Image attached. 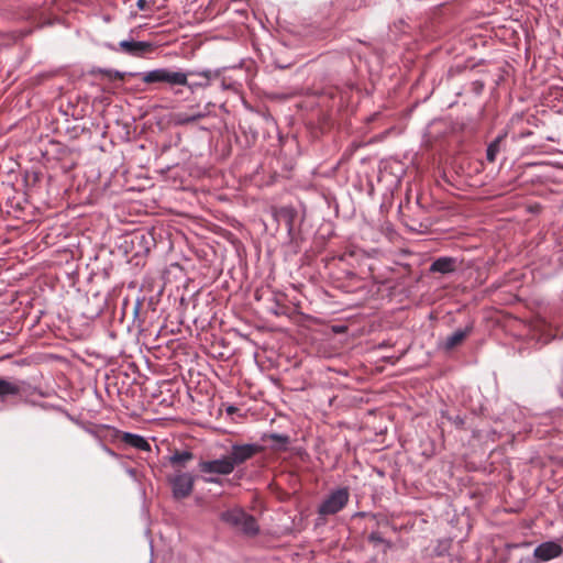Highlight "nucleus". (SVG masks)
Wrapping results in <instances>:
<instances>
[{
	"mask_svg": "<svg viewBox=\"0 0 563 563\" xmlns=\"http://www.w3.org/2000/svg\"><path fill=\"white\" fill-rule=\"evenodd\" d=\"M220 518L223 522L240 530L244 534L255 536L258 532L255 518L241 508L225 510L221 514Z\"/></svg>",
	"mask_w": 563,
	"mask_h": 563,
	"instance_id": "nucleus-1",
	"label": "nucleus"
},
{
	"mask_svg": "<svg viewBox=\"0 0 563 563\" xmlns=\"http://www.w3.org/2000/svg\"><path fill=\"white\" fill-rule=\"evenodd\" d=\"M139 75L142 76V80L145 84L166 82L170 86L188 85V74L181 70L174 71L168 68H157Z\"/></svg>",
	"mask_w": 563,
	"mask_h": 563,
	"instance_id": "nucleus-2",
	"label": "nucleus"
},
{
	"mask_svg": "<svg viewBox=\"0 0 563 563\" xmlns=\"http://www.w3.org/2000/svg\"><path fill=\"white\" fill-rule=\"evenodd\" d=\"M350 500V492L346 487H340L332 490L320 504L318 514L320 516H331L341 511Z\"/></svg>",
	"mask_w": 563,
	"mask_h": 563,
	"instance_id": "nucleus-3",
	"label": "nucleus"
},
{
	"mask_svg": "<svg viewBox=\"0 0 563 563\" xmlns=\"http://www.w3.org/2000/svg\"><path fill=\"white\" fill-rule=\"evenodd\" d=\"M168 482L172 486L173 496L176 499H184L192 493L195 476L188 472L176 470L175 473L168 477Z\"/></svg>",
	"mask_w": 563,
	"mask_h": 563,
	"instance_id": "nucleus-4",
	"label": "nucleus"
},
{
	"mask_svg": "<svg viewBox=\"0 0 563 563\" xmlns=\"http://www.w3.org/2000/svg\"><path fill=\"white\" fill-rule=\"evenodd\" d=\"M199 470L203 474L229 475L234 470L228 456L212 461H200Z\"/></svg>",
	"mask_w": 563,
	"mask_h": 563,
	"instance_id": "nucleus-5",
	"label": "nucleus"
},
{
	"mask_svg": "<svg viewBox=\"0 0 563 563\" xmlns=\"http://www.w3.org/2000/svg\"><path fill=\"white\" fill-rule=\"evenodd\" d=\"M563 553L561 544L554 541H547L539 544L533 551V558L538 562H548L559 558Z\"/></svg>",
	"mask_w": 563,
	"mask_h": 563,
	"instance_id": "nucleus-6",
	"label": "nucleus"
},
{
	"mask_svg": "<svg viewBox=\"0 0 563 563\" xmlns=\"http://www.w3.org/2000/svg\"><path fill=\"white\" fill-rule=\"evenodd\" d=\"M257 451L258 446L255 444L233 445L228 457L234 468L236 465H240L254 456Z\"/></svg>",
	"mask_w": 563,
	"mask_h": 563,
	"instance_id": "nucleus-7",
	"label": "nucleus"
},
{
	"mask_svg": "<svg viewBox=\"0 0 563 563\" xmlns=\"http://www.w3.org/2000/svg\"><path fill=\"white\" fill-rule=\"evenodd\" d=\"M119 48H120V51H122L129 55H132L135 57H141L144 54L153 51V44L150 42H143V41L135 42V41L124 40L119 43Z\"/></svg>",
	"mask_w": 563,
	"mask_h": 563,
	"instance_id": "nucleus-8",
	"label": "nucleus"
},
{
	"mask_svg": "<svg viewBox=\"0 0 563 563\" xmlns=\"http://www.w3.org/2000/svg\"><path fill=\"white\" fill-rule=\"evenodd\" d=\"M457 268V260L454 257H439L430 266V271L434 273L449 274Z\"/></svg>",
	"mask_w": 563,
	"mask_h": 563,
	"instance_id": "nucleus-9",
	"label": "nucleus"
},
{
	"mask_svg": "<svg viewBox=\"0 0 563 563\" xmlns=\"http://www.w3.org/2000/svg\"><path fill=\"white\" fill-rule=\"evenodd\" d=\"M472 327H466L464 329H457L452 334L448 335L445 341L443 342V347L445 350H452L455 346L460 345L465 338L471 333Z\"/></svg>",
	"mask_w": 563,
	"mask_h": 563,
	"instance_id": "nucleus-10",
	"label": "nucleus"
},
{
	"mask_svg": "<svg viewBox=\"0 0 563 563\" xmlns=\"http://www.w3.org/2000/svg\"><path fill=\"white\" fill-rule=\"evenodd\" d=\"M21 386L13 380L0 377V398L18 395Z\"/></svg>",
	"mask_w": 563,
	"mask_h": 563,
	"instance_id": "nucleus-11",
	"label": "nucleus"
},
{
	"mask_svg": "<svg viewBox=\"0 0 563 563\" xmlns=\"http://www.w3.org/2000/svg\"><path fill=\"white\" fill-rule=\"evenodd\" d=\"M122 440L133 446V448H136L139 450H142V451H150L151 446H150V443L141 435H137V434H133V433H124L123 437H122Z\"/></svg>",
	"mask_w": 563,
	"mask_h": 563,
	"instance_id": "nucleus-12",
	"label": "nucleus"
},
{
	"mask_svg": "<svg viewBox=\"0 0 563 563\" xmlns=\"http://www.w3.org/2000/svg\"><path fill=\"white\" fill-rule=\"evenodd\" d=\"M192 457L194 455L189 451H176L173 455L169 456V462L174 467L180 470V467H184L189 461L192 460Z\"/></svg>",
	"mask_w": 563,
	"mask_h": 563,
	"instance_id": "nucleus-13",
	"label": "nucleus"
},
{
	"mask_svg": "<svg viewBox=\"0 0 563 563\" xmlns=\"http://www.w3.org/2000/svg\"><path fill=\"white\" fill-rule=\"evenodd\" d=\"M203 117H205V113H202L200 111H195L192 113L178 112L175 114L174 120H175L176 124L184 125V124H188L191 122H196V121L202 119Z\"/></svg>",
	"mask_w": 563,
	"mask_h": 563,
	"instance_id": "nucleus-14",
	"label": "nucleus"
},
{
	"mask_svg": "<svg viewBox=\"0 0 563 563\" xmlns=\"http://www.w3.org/2000/svg\"><path fill=\"white\" fill-rule=\"evenodd\" d=\"M506 137V133L498 135L487 147L486 158L489 162H494L496 159L497 154L500 151V143Z\"/></svg>",
	"mask_w": 563,
	"mask_h": 563,
	"instance_id": "nucleus-15",
	"label": "nucleus"
},
{
	"mask_svg": "<svg viewBox=\"0 0 563 563\" xmlns=\"http://www.w3.org/2000/svg\"><path fill=\"white\" fill-rule=\"evenodd\" d=\"M187 74H188V76L195 75V76L202 77L205 79V81H208L209 84L212 78L219 76L218 71H211L209 69L200 70V71H188Z\"/></svg>",
	"mask_w": 563,
	"mask_h": 563,
	"instance_id": "nucleus-16",
	"label": "nucleus"
},
{
	"mask_svg": "<svg viewBox=\"0 0 563 563\" xmlns=\"http://www.w3.org/2000/svg\"><path fill=\"white\" fill-rule=\"evenodd\" d=\"M104 74L109 77V79L111 80H114V79H119V80H123L125 74L124 73H120L118 70H106Z\"/></svg>",
	"mask_w": 563,
	"mask_h": 563,
	"instance_id": "nucleus-17",
	"label": "nucleus"
},
{
	"mask_svg": "<svg viewBox=\"0 0 563 563\" xmlns=\"http://www.w3.org/2000/svg\"><path fill=\"white\" fill-rule=\"evenodd\" d=\"M369 541L373 542L374 544H380V543H385V540L384 538L377 533V532H373L369 534L368 537Z\"/></svg>",
	"mask_w": 563,
	"mask_h": 563,
	"instance_id": "nucleus-18",
	"label": "nucleus"
},
{
	"mask_svg": "<svg viewBox=\"0 0 563 563\" xmlns=\"http://www.w3.org/2000/svg\"><path fill=\"white\" fill-rule=\"evenodd\" d=\"M189 87L190 90H194L198 87H208L209 86V82L208 81H197V82H191L187 85Z\"/></svg>",
	"mask_w": 563,
	"mask_h": 563,
	"instance_id": "nucleus-19",
	"label": "nucleus"
},
{
	"mask_svg": "<svg viewBox=\"0 0 563 563\" xmlns=\"http://www.w3.org/2000/svg\"><path fill=\"white\" fill-rule=\"evenodd\" d=\"M271 437H272L273 439H275V440H278V441L283 442V443H286V442H287V440H288V438H287V437H285V435H280V434H272Z\"/></svg>",
	"mask_w": 563,
	"mask_h": 563,
	"instance_id": "nucleus-20",
	"label": "nucleus"
},
{
	"mask_svg": "<svg viewBox=\"0 0 563 563\" xmlns=\"http://www.w3.org/2000/svg\"><path fill=\"white\" fill-rule=\"evenodd\" d=\"M136 5L139 9L144 10L146 7V0H137Z\"/></svg>",
	"mask_w": 563,
	"mask_h": 563,
	"instance_id": "nucleus-21",
	"label": "nucleus"
},
{
	"mask_svg": "<svg viewBox=\"0 0 563 563\" xmlns=\"http://www.w3.org/2000/svg\"><path fill=\"white\" fill-rule=\"evenodd\" d=\"M236 411V408L234 406H229L227 408L228 415H233Z\"/></svg>",
	"mask_w": 563,
	"mask_h": 563,
	"instance_id": "nucleus-22",
	"label": "nucleus"
},
{
	"mask_svg": "<svg viewBox=\"0 0 563 563\" xmlns=\"http://www.w3.org/2000/svg\"><path fill=\"white\" fill-rule=\"evenodd\" d=\"M205 482H207V483H218L219 481H218V478L207 477V478H205Z\"/></svg>",
	"mask_w": 563,
	"mask_h": 563,
	"instance_id": "nucleus-23",
	"label": "nucleus"
}]
</instances>
